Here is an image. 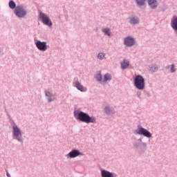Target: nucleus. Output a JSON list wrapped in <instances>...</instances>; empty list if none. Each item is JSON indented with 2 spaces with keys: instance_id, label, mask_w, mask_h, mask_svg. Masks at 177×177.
I'll use <instances>...</instances> for the list:
<instances>
[{
  "instance_id": "obj_32",
  "label": "nucleus",
  "mask_w": 177,
  "mask_h": 177,
  "mask_svg": "<svg viewBox=\"0 0 177 177\" xmlns=\"http://www.w3.org/2000/svg\"><path fill=\"white\" fill-rule=\"evenodd\" d=\"M166 70H168V68H169V66H167L165 67Z\"/></svg>"
},
{
  "instance_id": "obj_5",
  "label": "nucleus",
  "mask_w": 177,
  "mask_h": 177,
  "mask_svg": "<svg viewBox=\"0 0 177 177\" xmlns=\"http://www.w3.org/2000/svg\"><path fill=\"white\" fill-rule=\"evenodd\" d=\"M134 135H140V136H145V138H148V139H150V138H152L153 134L147 129H145V127L138 125L137 127V129L133 131Z\"/></svg>"
},
{
  "instance_id": "obj_23",
  "label": "nucleus",
  "mask_w": 177,
  "mask_h": 177,
  "mask_svg": "<svg viewBox=\"0 0 177 177\" xmlns=\"http://www.w3.org/2000/svg\"><path fill=\"white\" fill-rule=\"evenodd\" d=\"M95 78L97 81H98V82H102L103 77H102V73H97L95 76Z\"/></svg>"
},
{
  "instance_id": "obj_4",
  "label": "nucleus",
  "mask_w": 177,
  "mask_h": 177,
  "mask_svg": "<svg viewBox=\"0 0 177 177\" xmlns=\"http://www.w3.org/2000/svg\"><path fill=\"white\" fill-rule=\"evenodd\" d=\"M133 85L136 89L143 91L146 88V80L141 75H137L133 79Z\"/></svg>"
},
{
  "instance_id": "obj_2",
  "label": "nucleus",
  "mask_w": 177,
  "mask_h": 177,
  "mask_svg": "<svg viewBox=\"0 0 177 177\" xmlns=\"http://www.w3.org/2000/svg\"><path fill=\"white\" fill-rule=\"evenodd\" d=\"M132 145L133 149H135L137 153L140 156L145 154L146 150H147V143L143 142V137H140L138 139H136V138H133Z\"/></svg>"
},
{
  "instance_id": "obj_29",
  "label": "nucleus",
  "mask_w": 177,
  "mask_h": 177,
  "mask_svg": "<svg viewBox=\"0 0 177 177\" xmlns=\"http://www.w3.org/2000/svg\"><path fill=\"white\" fill-rule=\"evenodd\" d=\"M6 172L7 177H12L9 174V171H8V169H6Z\"/></svg>"
},
{
  "instance_id": "obj_25",
  "label": "nucleus",
  "mask_w": 177,
  "mask_h": 177,
  "mask_svg": "<svg viewBox=\"0 0 177 177\" xmlns=\"http://www.w3.org/2000/svg\"><path fill=\"white\" fill-rule=\"evenodd\" d=\"M149 68L151 71H153V73H156V71H158V67L156 66H149Z\"/></svg>"
},
{
  "instance_id": "obj_31",
  "label": "nucleus",
  "mask_w": 177,
  "mask_h": 177,
  "mask_svg": "<svg viewBox=\"0 0 177 177\" xmlns=\"http://www.w3.org/2000/svg\"><path fill=\"white\" fill-rule=\"evenodd\" d=\"M3 52V48L0 47V55Z\"/></svg>"
},
{
  "instance_id": "obj_12",
  "label": "nucleus",
  "mask_w": 177,
  "mask_h": 177,
  "mask_svg": "<svg viewBox=\"0 0 177 177\" xmlns=\"http://www.w3.org/2000/svg\"><path fill=\"white\" fill-rule=\"evenodd\" d=\"M101 177H117V174L114 172H110L106 169H101Z\"/></svg>"
},
{
  "instance_id": "obj_3",
  "label": "nucleus",
  "mask_w": 177,
  "mask_h": 177,
  "mask_svg": "<svg viewBox=\"0 0 177 177\" xmlns=\"http://www.w3.org/2000/svg\"><path fill=\"white\" fill-rule=\"evenodd\" d=\"M10 125L12 127V139L17 140V142H19V143H23L24 142V138H23L21 129H20L17 124H16L15 120H12Z\"/></svg>"
},
{
  "instance_id": "obj_17",
  "label": "nucleus",
  "mask_w": 177,
  "mask_h": 177,
  "mask_svg": "<svg viewBox=\"0 0 177 177\" xmlns=\"http://www.w3.org/2000/svg\"><path fill=\"white\" fill-rule=\"evenodd\" d=\"M129 67V61L124 59L122 62H121V68L122 70H127Z\"/></svg>"
},
{
  "instance_id": "obj_13",
  "label": "nucleus",
  "mask_w": 177,
  "mask_h": 177,
  "mask_svg": "<svg viewBox=\"0 0 177 177\" xmlns=\"http://www.w3.org/2000/svg\"><path fill=\"white\" fill-rule=\"evenodd\" d=\"M148 6H149L150 9L154 10L157 9L158 6V1L157 0H147Z\"/></svg>"
},
{
  "instance_id": "obj_20",
  "label": "nucleus",
  "mask_w": 177,
  "mask_h": 177,
  "mask_svg": "<svg viewBox=\"0 0 177 177\" xmlns=\"http://www.w3.org/2000/svg\"><path fill=\"white\" fill-rule=\"evenodd\" d=\"M112 78H113V77L111 76V74L106 73L104 75L103 82H107V81H111Z\"/></svg>"
},
{
  "instance_id": "obj_15",
  "label": "nucleus",
  "mask_w": 177,
  "mask_h": 177,
  "mask_svg": "<svg viewBox=\"0 0 177 177\" xmlns=\"http://www.w3.org/2000/svg\"><path fill=\"white\" fill-rule=\"evenodd\" d=\"M104 111L106 115H110L111 114H115V109L110 106H106L104 109Z\"/></svg>"
},
{
  "instance_id": "obj_9",
  "label": "nucleus",
  "mask_w": 177,
  "mask_h": 177,
  "mask_svg": "<svg viewBox=\"0 0 177 177\" xmlns=\"http://www.w3.org/2000/svg\"><path fill=\"white\" fill-rule=\"evenodd\" d=\"M80 156H84L82 152L80 151V150L74 149H72L67 155V158H75Z\"/></svg>"
},
{
  "instance_id": "obj_30",
  "label": "nucleus",
  "mask_w": 177,
  "mask_h": 177,
  "mask_svg": "<svg viewBox=\"0 0 177 177\" xmlns=\"http://www.w3.org/2000/svg\"><path fill=\"white\" fill-rule=\"evenodd\" d=\"M145 95H147L148 97H150V93L149 91L145 92Z\"/></svg>"
},
{
  "instance_id": "obj_27",
  "label": "nucleus",
  "mask_w": 177,
  "mask_h": 177,
  "mask_svg": "<svg viewBox=\"0 0 177 177\" xmlns=\"http://www.w3.org/2000/svg\"><path fill=\"white\" fill-rule=\"evenodd\" d=\"M136 96L138 97V99H142V92L140 91H138L136 93Z\"/></svg>"
},
{
  "instance_id": "obj_26",
  "label": "nucleus",
  "mask_w": 177,
  "mask_h": 177,
  "mask_svg": "<svg viewBox=\"0 0 177 177\" xmlns=\"http://www.w3.org/2000/svg\"><path fill=\"white\" fill-rule=\"evenodd\" d=\"M176 71V68H175V64H172L170 67V73H175Z\"/></svg>"
},
{
  "instance_id": "obj_8",
  "label": "nucleus",
  "mask_w": 177,
  "mask_h": 177,
  "mask_svg": "<svg viewBox=\"0 0 177 177\" xmlns=\"http://www.w3.org/2000/svg\"><path fill=\"white\" fill-rule=\"evenodd\" d=\"M46 41H41L39 40H35V44L38 50L41 52H46L48 50V45Z\"/></svg>"
},
{
  "instance_id": "obj_7",
  "label": "nucleus",
  "mask_w": 177,
  "mask_h": 177,
  "mask_svg": "<svg viewBox=\"0 0 177 177\" xmlns=\"http://www.w3.org/2000/svg\"><path fill=\"white\" fill-rule=\"evenodd\" d=\"M39 20H41L43 24H44L45 26H48V27H52V26H53V23H52V21L50 20L49 16L42 12H39Z\"/></svg>"
},
{
  "instance_id": "obj_14",
  "label": "nucleus",
  "mask_w": 177,
  "mask_h": 177,
  "mask_svg": "<svg viewBox=\"0 0 177 177\" xmlns=\"http://www.w3.org/2000/svg\"><path fill=\"white\" fill-rule=\"evenodd\" d=\"M74 84V86L77 88L78 91H80V92H86L87 88L86 87H84L82 84L80 82V81L77 80Z\"/></svg>"
},
{
  "instance_id": "obj_33",
  "label": "nucleus",
  "mask_w": 177,
  "mask_h": 177,
  "mask_svg": "<svg viewBox=\"0 0 177 177\" xmlns=\"http://www.w3.org/2000/svg\"><path fill=\"white\" fill-rule=\"evenodd\" d=\"M165 10H166V9H165V8H163L161 11H162V12H164Z\"/></svg>"
},
{
  "instance_id": "obj_22",
  "label": "nucleus",
  "mask_w": 177,
  "mask_h": 177,
  "mask_svg": "<svg viewBox=\"0 0 177 177\" xmlns=\"http://www.w3.org/2000/svg\"><path fill=\"white\" fill-rule=\"evenodd\" d=\"M102 32H104V35H107L108 37H111V30H110V28H103Z\"/></svg>"
},
{
  "instance_id": "obj_10",
  "label": "nucleus",
  "mask_w": 177,
  "mask_h": 177,
  "mask_svg": "<svg viewBox=\"0 0 177 177\" xmlns=\"http://www.w3.org/2000/svg\"><path fill=\"white\" fill-rule=\"evenodd\" d=\"M135 44H136L135 38L132 37V36H127L124 39V45H125L129 48L133 46Z\"/></svg>"
},
{
  "instance_id": "obj_16",
  "label": "nucleus",
  "mask_w": 177,
  "mask_h": 177,
  "mask_svg": "<svg viewBox=\"0 0 177 177\" xmlns=\"http://www.w3.org/2000/svg\"><path fill=\"white\" fill-rule=\"evenodd\" d=\"M171 27L177 33V17L174 16L171 20Z\"/></svg>"
},
{
  "instance_id": "obj_28",
  "label": "nucleus",
  "mask_w": 177,
  "mask_h": 177,
  "mask_svg": "<svg viewBox=\"0 0 177 177\" xmlns=\"http://www.w3.org/2000/svg\"><path fill=\"white\" fill-rule=\"evenodd\" d=\"M7 115L8 116V118L10 120V122L12 123V121H14L13 119H12V118L10 117V115H9V113H7Z\"/></svg>"
},
{
  "instance_id": "obj_6",
  "label": "nucleus",
  "mask_w": 177,
  "mask_h": 177,
  "mask_svg": "<svg viewBox=\"0 0 177 177\" xmlns=\"http://www.w3.org/2000/svg\"><path fill=\"white\" fill-rule=\"evenodd\" d=\"M14 15L18 19H24L27 16V10L24 9L22 5L17 6V8L14 10Z\"/></svg>"
},
{
  "instance_id": "obj_18",
  "label": "nucleus",
  "mask_w": 177,
  "mask_h": 177,
  "mask_svg": "<svg viewBox=\"0 0 177 177\" xmlns=\"http://www.w3.org/2000/svg\"><path fill=\"white\" fill-rule=\"evenodd\" d=\"M146 1L147 0H136L137 6L141 8L142 6H146Z\"/></svg>"
},
{
  "instance_id": "obj_21",
  "label": "nucleus",
  "mask_w": 177,
  "mask_h": 177,
  "mask_svg": "<svg viewBox=\"0 0 177 177\" xmlns=\"http://www.w3.org/2000/svg\"><path fill=\"white\" fill-rule=\"evenodd\" d=\"M139 23V18H136L135 17H131L129 24H138Z\"/></svg>"
},
{
  "instance_id": "obj_11",
  "label": "nucleus",
  "mask_w": 177,
  "mask_h": 177,
  "mask_svg": "<svg viewBox=\"0 0 177 177\" xmlns=\"http://www.w3.org/2000/svg\"><path fill=\"white\" fill-rule=\"evenodd\" d=\"M46 97H47L48 103H50L51 102H55L56 100L57 96L56 94H53V93L48 91H45L44 92Z\"/></svg>"
},
{
  "instance_id": "obj_24",
  "label": "nucleus",
  "mask_w": 177,
  "mask_h": 177,
  "mask_svg": "<svg viewBox=\"0 0 177 177\" xmlns=\"http://www.w3.org/2000/svg\"><path fill=\"white\" fill-rule=\"evenodd\" d=\"M105 56H106V53H99L97 55V59H99L100 60H103V59H104Z\"/></svg>"
},
{
  "instance_id": "obj_1",
  "label": "nucleus",
  "mask_w": 177,
  "mask_h": 177,
  "mask_svg": "<svg viewBox=\"0 0 177 177\" xmlns=\"http://www.w3.org/2000/svg\"><path fill=\"white\" fill-rule=\"evenodd\" d=\"M73 115L77 121L80 122H85V124H96V118L89 115L87 113H85L80 109L75 110Z\"/></svg>"
},
{
  "instance_id": "obj_19",
  "label": "nucleus",
  "mask_w": 177,
  "mask_h": 177,
  "mask_svg": "<svg viewBox=\"0 0 177 177\" xmlns=\"http://www.w3.org/2000/svg\"><path fill=\"white\" fill-rule=\"evenodd\" d=\"M8 6L10 9H14V10L17 8V6H16V3L13 0H10V1L8 2Z\"/></svg>"
}]
</instances>
